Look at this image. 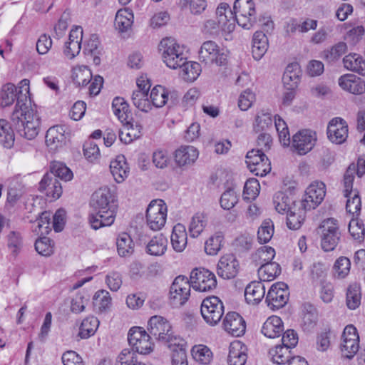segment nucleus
Listing matches in <instances>:
<instances>
[{"mask_svg": "<svg viewBox=\"0 0 365 365\" xmlns=\"http://www.w3.org/2000/svg\"><path fill=\"white\" fill-rule=\"evenodd\" d=\"M234 12L227 3H220L216 9V19L222 24V31L228 36L233 33L237 22L240 26L250 29L257 21L255 3L252 0H235Z\"/></svg>", "mask_w": 365, "mask_h": 365, "instance_id": "1", "label": "nucleus"}, {"mask_svg": "<svg viewBox=\"0 0 365 365\" xmlns=\"http://www.w3.org/2000/svg\"><path fill=\"white\" fill-rule=\"evenodd\" d=\"M92 208L89 222L94 230L110 226L115 221L118 204L108 188L96 191L90 202Z\"/></svg>", "mask_w": 365, "mask_h": 365, "instance_id": "2", "label": "nucleus"}, {"mask_svg": "<svg viewBox=\"0 0 365 365\" xmlns=\"http://www.w3.org/2000/svg\"><path fill=\"white\" fill-rule=\"evenodd\" d=\"M21 98L18 99L11 119L21 136L33 140L39 132L40 118L35 109L26 103L21 104Z\"/></svg>", "mask_w": 365, "mask_h": 365, "instance_id": "3", "label": "nucleus"}, {"mask_svg": "<svg viewBox=\"0 0 365 365\" xmlns=\"http://www.w3.org/2000/svg\"><path fill=\"white\" fill-rule=\"evenodd\" d=\"M159 49L162 51L163 62L168 67L177 69L180 66L186 63L182 46L176 43L171 38H163L159 44Z\"/></svg>", "mask_w": 365, "mask_h": 365, "instance_id": "4", "label": "nucleus"}, {"mask_svg": "<svg viewBox=\"0 0 365 365\" xmlns=\"http://www.w3.org/2000/svg\"><path fill=\"white\" fill-rule=\"evenodd\" d=\"M354 166H351L346 169L343 179L344 185V195L346 200V210L353 216L358 215L361 211V198L359 192L353 190V182L354 180Z\"/></svg>", "mask_w": 365, "mask_h": 365, "instance_id": "5", "label": "nucleus"}, {"mask_svg": "<svg viewBox=\"0 0 365 365\" xmlns=\"http://www.w3.org/2000/svg\"><path fill=\"white\" fill-rule=\"evenodd\" d=\"M128 340L132 351L140 354L146 355L154 349V343L150 334L140 327H133L128 334Z\"/></svg>", "mask_w": 365, "mask_h": 365, "instance_id": "6", "label": "nucleus"}, {"mask_svg": "<svg viewBox=\"0 0 365 365\" xmlns=\"http://www.w3.org/2000/svg\"><path fill=\"white\" fill-rule=\"evenodd\" d=\"M199 59L205 65L216 64L221 66L227 63V53L215 41H207L200 47Z\"/></svg>", "mask_w": 365, "mask_h": 365, "instance_id": "7", "label": "nucleus"}, {"mask_svg": "<svg viewBox=\"0 0 365 365\" xmlns=\"http://www.w3.org/2000/svg\"><path fill=\"white\" fill-rule=\"evenodd\" d=\"M200 312L207 324L215 326L219 323L224 314L223 303L217 297H207L201 304Z\"/></svg>", "mask_w": 365, "mask_h": 365, "instance_id": "8", "label": "nucleus"}, {"mask_svg": "<svg viewBox=\"0 0 365 365\" xmlns=\"http://www.w3.org/2000/svg\"><path fill=\"white\" fill-rule=\"evenodd\" d=\"M192 287L198 292H205L217 287V279L213 272L205 268L194 269L190 276Z\"/></svg>", "mask_w": 365, "mask_h": 365, "instance_id": "9", "label": "nucleus"}, {"mask_svg": "<svg viewBox=\"0 0 365 365\" xmlns=\"http://www.w3.org/2000/svg\"><path fill=\"white\" fill-rule=\"evenodd\" d=\"M191 284L187 278L179 275L174 279L170 289V302L175 307L182 306L190 295Z\"/></svg>", "mask_w": 365, "mask_h": 365, "instance_id": "10", "label": "nucleus"}, {"mask_svg": "<svg viewBox=\"0 0 365 365\" xmlns=\"http://www.w3.org/2000/svg\"><path fill=\"white\" fill-rule=\"evenodd\" d=\"M167 206L164 202L153 200L146 210V220L148 227L154 231L161 230L166 222Z\"/></svg>", "mask_w": 365, "mask_h": 365, "instance_id": "11", "label": "nucleus"}, {"mask_svg": "<svg viewBox=\"0 0 365 365\" xmlns=\"http://www.w3.org/2000/svg\"><path fill=\"white\" fill-rule=\"evenodd\" d=\"M326 195V185L323 182L314 181L306 189L303 199L298 205L304 210L315 209L322 203Z\"/></svg>", "mask_w": 365, "mask_h": 365, "instance_id": "12", "label": "nucleus"}, {"mask_svg": "<svg viewBox=\"0 0 365 365\" xmlns=\"http://www.w3.org/2000/svg\"><path fill=\"white\" fill-rule=\"evenodd\" d=\"M317 142L316 132L304 129L292 137V147L299 155H305L312 150Z\"/></svg>", "mask_w": 365, "mask_h": 365, "instance_id": "13", "label": "nucleus"}, {"mask_svg": "<svg viewBox=\"0 0 365 365\" xmlns=\"http://www.w3.org/2000/svg\"><path fill=\"white\" fill-rule=\"evenodd\" d=\"M289 295L287 285L284 282H277L269 289L265 302L271 309H278L287 304Z\"/></svg>", "mask_w": 365, "mask_h": 365, "instance_id": "14", "label": "nucleus"}, {"mask_svg": "<svg viewBox=\"0 0 365 365\" xmlns=\"http://www.w3.org/2000/svg\"><path fill=\"white\" fill-rule=\"evenodd\" d=\"M147 329L159 342H163L170 335L173 330L169 321L165 317L159 315H155L150 318L148 322Z\"/></svg>", "mask_w": 365, "mask_h": 365, "instance_id": "15", "label": "nucleus"}, {"mask_svg": "<svg viewBox=\"0 0 365 365\" xmlns=\"http://www.w3.org/2000/svg\"><path fill=\"white\" fill-rule=\"evenodd\" d=\"M240 264L233 254L222 256L218 262L217 272L223 279L234 278L238 273Z\"/></svg>", "mask_w": 365, "mask_h": 365, "instance_id": "16", "label": "nucleus"}, {"mask_svg": "<svg viewBox=\"0 0 365 365\" xmlns=\"http://www.w3.org/2000/svg\"><path fill=\"white\" fill-rule=\"evenodd\" d=\"M222 324L224 329L233 336H241L245 333L246 322L242 317L235 312H228Z\"/></svg>", "mask_w": 365, "mask_h": 365, "instance_id": "17", "label": "nucleus"}, {"mask_svg": "<svg viewBox=\"0 0 365 365\" xmlns=\"http://www.w3.org/2000/svg\"><path fill=\"white\" fill-rule=\"evenodd\" d=\"M329 139L336 144L343 143L348 137V125L346 122L341 118H333L327 127Z\"/></svg>", "mask_w": 365, "mask_h": 365, "instance_id": "18", "label": "nucleus"}, {"mask_svg": "<svg viewBox=\"0 0 365 365\" xmlns=\"http://www.w3.org/2000/svg\"><path fill=\"white\" fill-rule=\"evenodd\" d=\"M38 190L44 192L47 197L56 200L62 194V186L55 175L46 173L39 182Z\"/></svg>", "mask_w": 365, "mask_h": 365, "instance_id": "19", "label": "nucleus"}, {"mask_svg": "<svg viewBox=\"0 0 365 365\" xmlns=\"http://www.w3.org/2000/svg\"><path fill=\"white\" fill-rule=\"evenodd\" d=\"M339 86L344 90L354 95L365 92V82L360 77L353 74L341 76L338 81Z\"/></svg>", "mask_w": 365, "mask_h": 365, "instance_id": "20", "label": "nucleus"}, {"mask_svg": "<svg viewBox=\"0 0 365 365\" xmlns=\"http://www.w3.org/2000/svg\"><path fill=\"white\" fill-rule=\"evenodd\" d=\"M199 152L196 148L192 145H182L175 152V161L180 166H185L193 164L197 159Z\"/></svg>", "mask_w": 365, "mask_h": 365, "instance_id": "21", "label": "nucleus"}, {"mask_svg": "<svg viewBox=\"0 0 365 365\" xmlns=\"http://www.w3.org/2000/svg\"><path fill=\"white\" fill-rule=\"evenodd\" d=\"M65 128L62 125L51 127L46 134V143L51 150L61 148L66 142Z\"/></svg>", "mask_w": 365, "mask_h": 365, "instance_id": "22", "label": "nucleus"}, {"mask_svg": "<svg viewBox=\"0 0 365 365\" xmlns=\"http://www.w3.org/2000/svg\"><path fill=\"white\" fill-rule=\"evenodd\" d=\"M110 170L118 183L123 182L129 174V168L123 155H118L110 163Z\"/></svg>", "mask_w": 365, "mask_h": 365, "instance_id": "23", "label": "nucleus"}, {"mask_svg": "<svg viewBox=\"0 0 365 365\" xmlns=\"http://www.w3.org/2000/svg\"><path fill=\"white\" fill-rule=\"evenodd\" d=\"M246 351V347L240 341L231 343L227 359L229 365H245L247 359Z\"/></svg>", "mask_w": 365, "mask_h": 365, "instance_id": "24", "label": "nucleus"}, {"mask_svg": "<svg viewBox=\"0 0 365 365\" xmlns=\"http://www.w3.org/2000/svg\"><path fill=\"white\" fill-rule=\"evenodd\" d=\"M265 287L261 282H252L245 288V297L248 304H257L264 298Z\"/></svg>", "mask_w": 365, "mask_h": 365, "instance_id": "25", "label": "nucleus"}, {"mask_svg": "<svg viewBox=\"0 0 365 365\" xmlns=\"http://www.w3.org/2000/svg\"><path fill=\"white\" fill-rule=\"evenodd\" d=\"M308 210H304L303 207L294 202V206L287 212V225L291 230H298L301 227L305 219V214Z\"/></svg>", "mask_w": 365, "mask_h": 365, "instance_id": "26", "label": "nucleus"}, {"mask_svg": "<svg viewBox=\"0 0 365 365\" xmlns=\"http://www.w3.org/2000/svg\"><path fill=\"white\" fill-rule=\"evenodd\" d=\"M284 330L282 320L277 316L269 317L263 324L262 333L268 338L281 336Z\"/></svg>", "mask_w": 365, "mask_h": 365, "instance_id": "27", "label": "nucleus"}, {"mask_svg": "<svg viewBox=\"0 0 365 365\" xmlns=\"http://www.w3.org/2000/svg\"><path fill=\"white\" fill-rule=\"evenodd\" d=\"M201 31L205 35L214 38L221 36L226 41H230L232 38V33H230L229 36H226L222 31V24L216 19L205 20L202 24Z\"/></svg>", "mask_w": 365, "mask_h": 365, "instance_id": "28", "label": "nucleus"}, {"mask_svg": "<svg viewBox=\"0 0 365 365\" xmlns=\"http://www.w3.org/2000/svg\"><path fill=\"white\" fill-rule=\"evenodd\" d=\"M268 48V38L260 31H256L252 38V53L253 58L259 61L266 53Z\"/></svg>", "mask_w": 365, "mask_h": 365, "instance_id": "29", "label": "nucleus"}, {"mask_svg": "<svg viewBox=\"0 0 365 365\" xmlns=\"http://www.w3.org/2000/svg\"><path fill=\"white\" fill-rule=\"evenodd\" d=\"M300 66L297 63L289 64L284 72L282 81L284 86L289 88H296L299 82L301 76Z\"/></svg>", "mask_w": 365, "mask_h": 365, "instance_id": "30", "label": "nucleus"}, {"mask_svg": "<svg viewBox=\"0 0 365 365\" xmlns=\"http://www.w3.org/2000/svg\"><path fill=\"white\" fill-rule=\"evenodd\" d=\"M134 15L131 9L124 8L119 9L115 18V26L120 32L127 31L133 24Z\"/></svg>", "mask_w": 365, "mask_h": 365, "instance_id": "31", "label": "nucleus"}, {"mask_svg": "<svg viewBox=\"0 0 365 365\" xmlns=\"http://www.w3.org/2000/svg\"><path fill=\"white\" fill-rule=\"evenodd\" d=\"M187 235L185 227L178 223L173 227L171 243L173 249L178 252L183 251L187 245Z\"/></svg>", "mask_w": 365, "mask_h": 365, "instance_id": "32", "label": "nucleus"}, {"mask_svg": "<svg viewBox=\"0 0 365 365\" xmlns=\"http://www.w3.org/2000/svg\"><path fill=\"white\" fill-rule=\"evenodd\" d=\"M100 44L96 34H92L88 41H86L83 53L87 56L88 60L92 61L93 63L98 66L101 63V51L98 49Z\"/></svg>", "mask_w": 365, "mask_h": 365, "instance_id": "33", "label": "nucleus"}, {"mask_svg": "<svg viewBox=\"0 0 365 365\" xmlns=\"http://www.w3.org/2000/svg\"><path fill=\"white\" fill-rule=\"evenodd\" d=\"M168 239L162 234L154 236L147 245V252L153 256H162L168 247Z\"/></svg>", "mask_w": 365, "mask_h": 365, "instance_id": "34", "label": "nucleus"}, {"mask_svg": "<svg viewBox=\"0 0 365 365\" xmlns=\"http://www.w3.org/2000/svg\"><path fill=\"white\" fill-rule=\"evenodd\" d=\"M343 63L347 70L365 76V61L357 53H350L343 58Z\"/></svg>", "mask_w": 365, "mask_h": 365, "instance_id": "35", "label": "nucleus"}, {"mask_svg": "<svg viewBox=\"0 0 365 365\" xmlns=\"http://www.w3.org/2000/svg\"><path fill=\"white\" fill-rule=\"evenodd\" d=\"M117 251L120 256L126 257L134 251V243L131 237L126 232L118 235L116 240Z\"/></svg>", "mask_w": 365, "mask_h": 365, "instance_id": "36", "label": "nucleus"}, {"mask_svg": "<svg viewBox=\"0 0 365 365\" xmlns=\"http://www.w3.org/2000/svg\"><path fill=\"white\" fill-rule=\"evenodd\" d=\"M93 306L98 313L107 312L111 306V297L108 291L101 289L97 291L93 298Z\"/></svg>", "mask_w": 365, "mask_h": 365, "instance_id": "37", "label": "nucleus"}, {"mask_svg": "<svg viewBox=\"0 0 365 365\" xmlns=\"http://www.w3.org/2000/svg\"><path fill=\"white\" fill-rule=\"evenodd\" d=\"M14 141V133L10 123L5 119H0V143L6 148H11Z\"/></svg>", "mask_w": 365, "mask_h": 365, "instance_id": "38", "label": "nucleus"}, {"mask_svg": "<svg viewBox=\"0 0 365 365\" xmlns=\"http://www.w3.org/2000/svg\"><path fill=\"white\" fill-rule=\"evenodd\" d=\"M112 108L113 113L121 123H127L130 118L129 106L123 98L115 97L113 100Z\"/></svg>", "mask_w": 365, "mask_h": 365, "instance_id": "39", "label": "nucleus"}, {"mask_svg": "<svg viewBox=\"0 0 365 365\" xmlns=\"http://www.w3.org/2000/svg\"><path fill=\"white\" fill-rule=\"evenodd\" d=\"M73 81L79 87L87 86L92 80V73L86 66H78L73 68Z\"/></svg>", "mask_w": 365, "mask_h": 365, "instance_id": "40", "label": "nucleus"}, {"mask_svg": "<svg viewBox=\"0 0 365 365\" xmlns=\"http://www.w3.org/2000/svg\"><path fill=\"white\" fill-rule=\"evenodd\" d=\"M281 273L279 264L275 262L262 264L258 269V274L263 281H272Z\"/></svg>", "mask_w": 365, "mask_h": 365, "instance_id": "41", "label": "nucleus"}, {"mask_svg": "<svg viewBox=\"0 0 365 365\" xmlns=\"http://www.w3.org/2000/svg\"><path fill=\"white\" fill-rule=\"evenodd\" d=\"M51 214L49 212H43L35 222V227H33L36 235L43 237L47 235L51 231Z\"/></svg>", "mask_w": 365, "mask_h": 365, "instance_id": "42", "label": "nucleus"}, {"mask_svg": "<svg viewBox=\"0 0 365 365\" xmlns=\"http://www.w3.org/2000/svg\"><path fill=\"white\" fill-rule=\"evenodd\" d=\"M181 68L180 75L187 81L192 82L195 81L200 76L202 68L199 63L195 61L184 63L183 65L180 66Z\"/></svg>", "mask_w": 365, "mask_h": 365, "instance_id": "43", "label": "nucleus"}, {"mask_svg": "<svg viewBox=\"0 0 365 365\" xmlns=\"http://www.w3.org/2000/svg\"><path fill=\"white\" fill-rule=\"evenodd\" d=\"M275 255L274 250L271 247H262L252 255V261L255 266L270 262Z\"/></svg>", "mask_w": 365, "mask_h": 365, "instance_id": "44", "label": "nucleus"}, {"mask_svg": "<svg viewBox=\"0 0 365 365\" xmlns=\"http://www.w3.org/2000/svg\"><path fill=\"white\" fill-rule=\"evenodd\" d=\"M98 326L99 321L96 317H88L82 321L78 335L81 339H88L96 333Z\"/></svg>", "mask_w": 365, "mask_h": 365, "instance_id": "45", "label": "nucleus"}, {"mask_svg": "<svg viewBox=\"0 0 365 365\" xmlns=\"http://www.w3.org/2000/svg\"><path fill=\"white\" fill-rule=\"evenodd\" d=\"M294 201L292 200L284 192H277L273 197V205L277 212L281 214L287 213L294 206Z\"/></svg>", "mask_w": 365, "mask_h": 365, "instance_id": "46", "label": "nucleus"}, {"mask_svg": "<svg viewBox=\"0 0 365 365\" xmlns=\"http://www.w3.org/2000/svg\"><path fill=\"white\" fill-rule=\"evenodd\" d=\"M207 216L203 213H196L191 220L189 226V233L190 237H197L203 231L207 225Z\"/></svg>", "mask_w": 365, "mask_h": 365, "instance_id": "47", "label": "nucleus"}, {"mask_svg": "<svg viewBox=\"0 0 365 365\" xmlns=\"http://www.w3.org/2000/svg\"><path fill=\"white\" fill-rule=\"evenodd\" d=\"M150 98L152 106L161 108L168 100V91L162 86H156L152 89Z\"/></svg>", "mask_w": 365, "mask_h": 365, "instance_id": "48", "label": "nucleus"}, {"mask_svg": "<svg viewBox=\"0 0 365 365\" xmlns=\"http://www.w3.org/2000/svg\"><path fill=\"white\" fill-rule=\"evenodd\" d=\"M133 104L143 112H148L152 108L148 94L142 91H134L131 96Z\"/></svg>", "mask_w": 365, "mask_h": 365, "instance_id": "49", "label": "nucleus"}, {"mask_svg": "<svg viewBox=\"0 0 365 365\" xmlns=\"http://www.w3.org/2000/svg\"><path fill=\"white\" fill-rule=\"evenodd\" d=\"M360 287L356 284H350L347 288L346 302L349 309H356L361 304Z\"/></svg>", "mask_w": 365, "mask_h": 365, "instance_id": "50", "label": "nucleus"}, {"mask_svg": "<svg viewBox=\"0 0 365 365\" xmlns=\"http://www.w3.org/2000/svg\"><path fill=\"white\" fill-rule=\"evenodd\" d=\"M192 355L196 361L203 365L210 364L212 359V353L210 349L207 346L202 344L196 345L192 347Z\"/></svg>", "mask_w": 365, "mask_h": 365, "instance_id": "51", "label": "nucleus"}, {"mask_svg": "<svg viewBox=\"0 0 365 365\" xmlns=\"http://www.w3.org/2000/svg\"><path fill=\"white\" fill-rule=\"evenodd\" d=\"M224 235L218 232L211 236L205 243V251L209 255H216L221 250Z\"/></svg>", "mask_w": 365, "mask_h": 365, "instance_id": "52", "label": "nucleus"}, {"mask_svg": "<svg viewBox=\"0 0 365 365\" xmlns=\"http://www.w3.org/2000/svg\"><path fill=\"white\" fill-rule=\"evenodd\" d=\"M16 88L14 84L9 83L4 86L0 96V106L7 107L17 101Z\"/></svg>", "mask_w": 365, "mask_h": 365, "instance_id": "53", "label": "nucleus"}, {"mask_svg": "<svg viewBox=\"0 0 365 365\" xmlns=\"http://www.w3.org/2000/svg\"><path fill=\"white\" fill-rule=\"evenodd\" d=\"M289 348L283 345L276 346L274 349L269 351L274 363L277 364H289L291 359V351Z\"/></svg>", "mask_w": 365, "mask_h": 365, "instance_id": "54", "label": "nucleus"}, {"mask_svg": "<svg viewBox=\"0 0 365 365\" xmlns=\"http://www.w3.org/2000/svg\"><path fill=\"white\" fill-rule=\"evenodd\" d=\"M51 173L55 175L56 179L59 178L64 181H69L73 178L72 171L63 163L61 162H53L50 166Z\"/></svg>", "mask_w": 365, "mask_h": 365, "instance_id": "55", "label": "nucleus"}, {"mask_svg": "<svg viewBox=\"0 0 365 365\" xmlns=\"http://www.w3.org/2000/svg\"><path fill=\"white\" fill-rule=\"evenodd\" d=\"M274 234V224L270 219L264 220L257 231V239L261 244L269 242Z\"/></svg>", "mask_w": 365, "mask_h": 365, "instance_id": "56", "label": "nucleus"}, {"mask_svg": "<svg viewBox=\"0 0 365 365\" xmlns=\"http://www.w3.org/2000/svg\"><path fill=\"white\" fill-rule=\"evenodd\" d=\"M274 125L278 133L279 141L283 145L288 146L290 144V135L286 122L279 115H275Z\"/></svg>", "mask_w": 365, "mask_h": 365, "instance_id": "57", "label": "nucleus"}, {"mask_svg": "<svg viewBox=\"0 0 365 365\" xmlns=\"http://www.w3.org/2000/svg\"><path fill=\"white\" fill-rule=\"evenodd\" d=\"M351 268V262L346 257H339L333 267L335 276L339 279L345 278L349 273Z\"/></svg>", "mask_w": 365, "mask_h": 365, "instance_id": "58", "label": "nucleus"}, {"mask_svg": "<svg viewBox=\"0 0 365 365\" xmlns=\"http://www.w3.org/2000/svg\"><path fill=\"white\" fill-rule=\"evenodd\" d=\"M260 185L258 180L255 178L248 179L244 186L243 198L244 200H255L259 195Z\"/></svg>", "mask_w": 365, "mask_h": 365, "instance_id": "59", "label": "nucleus"}, {"mask_svg": "<svg viewBox=\"0 0 365 365\" xmlns=\"http://www.w3.org/2000/svg\"><path fill=\"white\" fill-rule=\"evenodd\" d=\"M238 202V196L234 189L229 188L226 190L221 195L220 203L224 210H230L233 208Z\"/></svg>", "mask_w": 365, "mask_h": 365, "instance_id": "60", "label": "nucleus"}, {"mask_svg": "<svg viewBox=\"0 0 365 365\" xmlns=\"http://www.w3.org/2000/svg\"><path fill=\"white\" fill-rule=\"evenodd\" d=\"M35 249L43 256H50L53 252V242L45 236L40 237L35 242Z\"/></svg>", "mask_w": 365, "mask_h": 365, "instance_id": "61", "label": "nucleus"}, {"mask_svg": "<svg viewBox=\"0 0 365 365\" xmlns=\"http://www.w3.org/2000/svg\"><path fill=\"white\" fill-rule=\"evenodd\" d=\"M346 51V43L344 42H339L334 45L329 50L325 51L324 56L328 61L332 62L338 60Z\"/></svg>", "mask_w": 365, "mask_h": 365, "instance_id": "62", "label": "nucleus"}, {"mask_svg": "<svg viewBox=\"0 0 365 365\" xmlns=\"http://www.w3.org/2000/svg\"><path fill=\"white\" fill-rule=\"evenodd\" d=\"M349 232L354 239L363 240L365 235V228L363 222L358 218H352L349 224Z\"/></svg>", "mask_w": 365, "mask_h": 365, "instance_id": "63", "label": "nucleus"}, {"mask_svg": "<svg viewBox=\"0 0 365 365\" xmlns=\"http://www.w3.org/2000/svg\"><path fill=\"white\" fill-rule=\"evenodd\" d=\"M359 341L354 340L342 341L341 344V356L349 359H352L359 351Z\"/></svg>", "mask_w": 365, "mask_h": 365, "instance_id": "64", "label": "nucleus"}]
</instances>
